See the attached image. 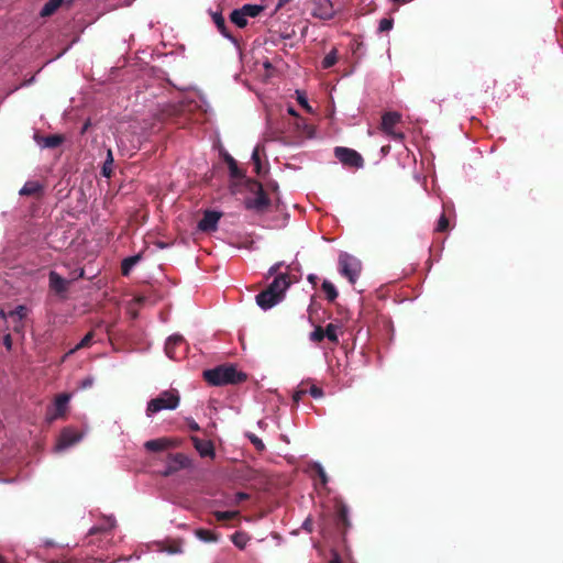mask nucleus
<instances>
[{"instance_id":"nucleus-1","label":"nucleus","mask_w":563,"mask_h":563,"mask_svg":"<svg viewBox=\"0 0 563 563\" xmlns=\"http://www.w3.org/2000/svg\"><path fill=\"white\" fill-rule=\"evenodd\" d=\"M202 376L211 386L236 385L247 379V375L239 371L233 364H223L206 369Z\"/></svg>"},{"instance_id":"nucleus-2","label":"nucleus","mask_w":563,"mask_h":563,"mask_svg":"<svg viewBox=\"0 0 563 563\" xmlns=\"http://www.w3.org/2000/svg\"><path fill=\"white\" fill-rule=\"evenodd\" d=\"M246 187L250 192L255 194V197L246 198L244 200L245 208L249 210H254L257 213L266 212L271 206V199L264 190L263 185L257 180L247 179Z\"/></svg>"},{"instance_id":"nucleus-3","label":"nucleus","mask_w":563,"mask_h":563,"mask_svg":"<svg viewBox=\"0 0 563 563\" xmlns=\"http://www.w3.org/2000/svg\"><path fill=\"white\" fill-rule=\"evenodd\" d=\"M180 402L179 394L176 389L162 391L156 398L147 402L146 415L148 417L162 410H174Z\"/></svg>"},{"instance_id":"nucleus-4","label":"nucleus","mask_w":563,"mask_h":563,"mask_svg":"<svg viewBox=\"0 0 563 563\" xmlns=\"http://www.w3.org/2000/svg\"><path fill=\"white\" fill-rule=\"evenodd\" d=\"M362 264L361 262L347 254L341 253L339 255V271L340 274L349 279L351 284H354L361 273Z\"/></svg>"},{"instance_id":"nucleus-5","label":"nucleus","mask_w":563,"mask_h":563,"mask_svg":"<svg viewBox=\"0 0 563 563\" xmlns=\"http://www.w3.org/2000/svg\"><path fill=\"white\" fill-rule=\"evenodd\" d=\"M191 467V460L184 453H169L166 457V467L162 471L165 477L172 476L175 473Z\"/></svg>"},{"instance_id":"nucleus-6","label":"nucleus","mask_w":563,"mask_h":563,"mask_svg":"<svg viewBox=\"0 0 563 563\" xmlns=\"http://www.w3.org/2000/svg\"><path fill=\"white\" fill-rule=\"evenodd\" d=\"M401 115L398 112H386L382 117V130L395 141H402L405 135L402 132L395 131V126L400 122Z\"/></svg>"},{"instance_id":"nucleus-7","label":"nucleus","mask_w":563,"mask_h":563,"mask_svg":"<svg viewBox=\"0 0 563 563\" xmlns=\"http://www.w3.org/2000/svg\"><path fill=\"white\" fill-rule=\"evenodd\" d=\"M335 157L344 165L350 167H362L364 159L360 153L349 147H335Z\"/></svg>"},{"instance_id":"nucleus-8","label":"nucleus","mask_w":563,"mask_h":563,"mask_svg":"<svg viewBox=\"0 0 563 563\" xmlns=\"http://www.w3.org/2000/svg\"><path fill=\"white\" fill-rule=\"evenodd\" d=\"M222 213L216 210H206L203 212L202 219L198 222V230L201 232H214L218 229L219 220L221 219Z\"/></svg>"},{"instance_id":"nucleus-9","label":"nucleus","mask_w":563,"mask_h":563,"mask_svg":"<svg viewBox=\"0 0 563 563\" xmlns=\"http://www.w3.org/2000/svg\"><path fill=\"white\" fill-rule=\"evenodd\" d=\"M312 16L320 20H331L334 16L333 4L330 0H313Z\"/></svg>"},{"instance_id":"nucleus-10","label":"nucleus","mask_w":563,"mask_h":563,"mask_svg":"<svg viewBox=\"0 0 563 563\" xmlns=\"http://www.w3.org/2000/svg\"><path fill=\"white\" fill-rule=\"evenodd\" d=\"M291 283L292 280L287 273H280L275 276L274 280L268 285L267 289L283 299L285 291L289 288Z\"/></svg>"},{"instance_id":"nucleus-11","label":"nucleus","mask_w":563,"mask_h":563,"mask_svg":"<svg viewBox=\"0 0 563 563\" xmlns=\"http://www.w3.org/2000/svg\"><path fill=\"white\" fill-rule=\"evenodd\" d=\"M49 288L57 295L63 296L67 292L69 280L62 277L55 271H52L48 275Z\"/></svg>"},{"instance_id":"nucleus-12","label":"nucleus","mask_w":563,"mask_h":563,"mask_svg":"<svg viewBox=\"0 0 563 563\" xmlns=\"http://www.w3.org/2000/svg\"><path fill=\"white\" fill-rule=\"evenodd\" d=\"M35 142L45 148H56L60 146L65 142V136L63 134H51V135H40L38 133L34 134Z\"/></svg>"},{"instance_id":"nucleus-13","label":"nucleus","mask_w":563,"mask_h":563,"mask_svg":"<svg viewBox=\"0 0 563 563\" xmlns=\"http://www.w3.org/2000/svg\"><path fill=\"white\" fill-rule=\"evenodd\" d=\"M190 440L201 457H214V445L210 440H201L198 437H190Z\"/></svg>"},{"instance_id":"nucleus-14","label":"nucleus","mask_w":563,"mask_h":563,"mask_svg":"<svg viewBox=\"0 0 563 563\" xmlns=\"http://www.w3.org/2000/svg\"><path fill=\"white\" fill-rule=\"evenodd\" d=\"M282 299L267 288L256 295V303L264 310L274 307Z\"/></svg>"},{"instance_id":"nucleus-15","label":"nucleus","mask_w":563,"mask_h":563,"mask_svg":"<svg viewBox=\"0 0 563 563\" xmlns=\"http://www.w3.org/2000/svg\"><path fill=\"white\" fill-rule=\"evenodd\" d=\"M70 396L68 394H59L55 398L54 407L55 412L48 417L49 420L57 419L63 417L67 410V405L69 402Z\"/></svg>"},{"instance_id":"nucleus-16","label":"nucleus","mask_w":563,"mask_h":563,"mask_svg":"<svg viewBox=\"0 0 563 563\" xmlns=\"http://www.w3.org/2000/svg\"><path fill=\"white\" fill-rule=\"evenodd\" d=\"M174 445V441L167 438H159L146 441L144 446L150 452H161Z\"/></svg>"},{"instance_id":"nucleus-17","label":"nucleus","mask_w":563,"mask_h":563,"mask_svg":"<svg viewBox=\"0 0 563 563\" xmlns=\"http://www.w3.org/2000/svg\"><path fill=\"white\" fill-rule=\"evenodd\" d=\"M335 523L338 529L345 533V531L351 527V522L349 519V510L345 505H340L336 511Z\"/></svg>"},{"instance_id":"nucleus-18","label":"nucleus","mask_w":563,"mask_h":563,"mask_svg":"<svg viewBox=\"0 0 563 563\" xmlns=\"http://www.w3.org/2000/svg\"><path fill=\"white\" fill-rule=\"evenodd\" d=\"M81 439V435L70 429L63 430L59 441H58V448L65 449L68 448L75 443H77Z\"/></svg>"},{"instance_id":"nucleus-19","label":"nucleus","mask_w":563,"mask_h":563,"mask_svg":"<svg viewBox=\"0 0 563 563\" xmlns=\"http://www.w3.org/2000/svg\"><path fill=\"white\" fill-rule=\"evenodd\" d=\"M159 551L166 552L168 554H179L183 552V540L180 539H173V540H166L162 543H159Z\"/></svg>"},{"instance_id":"nucleus-20","label":"nucleus","mask_w":563,"mask_h":563,"mask_svg":"<svg viewBox=\"0 0 563 563\" xmlns=\"http://www.w3.org/2000/svg\"><path fill=\"white\" fill-rule=\"evenodd\" d=\"M224 162L228 165L230 176L234 179L245 178L244 172L238 166L236 161L228 153L224 154Z\"/></svg>"},{"instance_id":"nucleus-21","label":"nucleus","mask_w":563,"mask_h":563,"mask_svg":"<svg viewBox=\"0 0 563 563\" xmlns=\"http://www.w3.org/2000/svg\"><path fill=\"white\" fill-rule=\"evenodd\" d=\"M212 16V21L214 22V24L217 25V29L218 31L227 38L229 40H233V36L231 35V33L229 32L228 27H227V24H225V20L222 15L221 12H213L211 14Z\"/></svg>"},{"instance_id":"nucleus-22","label":"nucleus","mask_w":563,"mask_h":563,"mask_svg":"<svg viewBox=\"0 0 563 563\" xmlns=\"http://www.w3.org/2000/svg\"><path fill=\"white\" fill-rule=\"evenodd\" d=\"M43 192V186L38 181H26L20 190L21 196H40Z\"/></svg>"},{"instance_id":"nucleus-23","label":"nucleus","mask_w":563,"mask_h":563,"mask_svg":"<svg viewBox=\"0 0 563 563\" xmlns=\"http://www.w3.org/2000/svg\"><path fill=\"white\" fill-rule=\"evenodd\" d=\"M181 343H184V339L181 335L169 336L165 343V352L167 356L170 358H175V347Z\"/></svg>"},{"instance_id":"nucleus-24","label":"nucleus","mask_w":563,"mask_h":563,"mask_svg":"<svg viewBox=\"0 0 563 563\" xmlns=\"http://www.w3.org/2000/svg\"><path fill=\"white\" fill-rule=\"evenodd\" d=\"M141 254L125 257L121 263V273L123 276H129L132 268L141 261Z\"/></svg>"},{"instance_id":"nucleus-25","label":"nucleus","mask_w":563,"mask_h":563,"mask_svg":"<svg viewBox=\"0 0 563 563\" xmlns=\"http://www.w3.org/2000/svg\"><path fill=\"white\" fill-rule=\"evenodd\" d=\"M195 536L203 542H218L219 541V534H217L212 530H208V529H202V528L196 529Z\"/></svg>"},{"instance_id":"nucleus-26","label":"nucleus","mask_w":563,"mask_h":563,"mask_svg":"<svg viewBox=\"0 0 563 563\" xmlns=\"http://www.w3.org/2000/svg\"><path fill=\"white\" fill-rule=\"evenodd\" d=\"M65 0H48L41 10V16H51Z\"/></svg>"},{"instance_id":"nucleus-27","label":"nucleus","mask_w":563,"mask_h":563,"mask_svg":"<svg viewBox=\"0 0 563 563\" xmlns=\"http://www.w3.org/2000/svg\"><path fill=\"white\" fill-rule=\"evenodd\" d=\"M321 288L324 291L325 297L330 302H333L338 298V295H339L338 290L331 282L323 280Z\"/></svg>"},{"instance_id":"nucleus-28","label":"nucleus","mask_w":563,"mask_h":563,"mask_svg":"<svg viewBox=\"0 0 563 563\" xmlns=\"http://www.w3.org/2000/svg\"><path fill=\"white\" fill-rule=\"evenodd\" d=\"M264 10L263 5L258 4H244L240 11H242V14L251 18L257 16L262 11Z\"/></svg>"},{"instance_id":"nucleus-29","label":"nucleus","mask_w":563,"mask_h":563,"mask_svg":"<svg viewBox=\"0 0 563 563\" xmlns=\"http://www.w3.org/2000/svg\"><path fill=\"white\" fill-rule=\"evenodd\" d=\"M27 308L25 306H18L14 310L9 312V319L12 322H20L26 317Z\"/></svg>"},{"instance_id":"nucleus-30","label":"nucleus","mask_w":563,"mask_h":563,"mask_svg":"<svg viewBox=\"0 0 563 563\" xmlns=\"http://www.w3.org/2000/svg\"><path fill=\"white\" fill-rule=\"evenodd\" d=\"M231 540L235 547L244 549L250 538L245 532L236 531L232 534Z\"/></svg>"},{"instance_id":"nucleus-31","label":"nucleus","mask_w":563,"mask_h":563,"mask_svg":"<svg viewBox=\"0 0 563 563\" xmlns=\"http://www.w3.org/2000/svg\"><path fill=\"white\" fill-rule=\"evenodd\" d=\"M93 336H95L93 331H89V332H88V333H87V334H86V335L80 340V342H79V343H77V344L75 345V347H73V349L68 352V354H73V353H75V352H76V351H78V350H81V349H85V347L90 346V345H91V342H92Z\"/></svg>"},{"instance_id":"nucleus-32","label":"nucleus","mask_w":563,"mask_h":563,"mask_svg":"<svg viewBox=\"0 0 563 563\" xmlns=\"http://www.w3.org/2000/svg\"><path fill=\"white\" fill-rule=\"evenodd\" d=\"M308 394V382H301L292 394V401L297 406L299 401Z\"/></svg>"},{"instance_id":"nucleus-33","label":"nucleus","mask_w":563,"mask_h":563,"mask_svg":"<svg viewBox=\"0 0 563 563\" xmlns=\"http://www.w3.org/2000/svg\"><path fill=\"white\" fill-rule=\"evenodd\" d=\"M230 20L239 27H245L247 24V20L240 9H235L231 12Z\"/></svg>"},{"instance_id":"nucleus-34","label":"nucleus","mask_w":563,"mask_h":563,"mask_svg":"<svg viewBox=\"0 0 563 563\" xmlns=\"http://www.w3.org/2000/svg\"><path fill=\"white\" fill-rule=\"evenodd\" d=\"M112 165H113L112 151L108 150V152H107V159L103 163L102 170H101L102 176H104L107 178L111 177V175H112Z\"/></svg>"},{"instance_id":"nucleus-35","label":"nucleus","mask_w":563,"mask_h":563,"mask_svg":"<svg viewBox=\"0 0 563 563\" xmlns=\"http://www.w3.org/2000/svg\"><path fill=\"white\" fill-rule=\"evenodd\" d=\"M336 330H338V327L333 323H329L325 329H324V334H325V338L334 343V344H338L339 343V338H338V334H336Z\"/></svg>"},{"instance_id":"nucleus-36","label":"nucleus","mask_w":563,"mask_h":563,"mask_svg":"<svg viewBox=\"0 0 563 563\" xmlns=\"http://www.w3.org/2000/svg\"><path fill=\"white\" fill-rule=\"evenodd\" d=\"M338 60L336 51L332 49L329 54L324 56L322 59V68L328 69L335 65Z\"/></svg>"},{"instance_id":"nucleus-37","label":"nucleus","mask_w":563,"mask_h":563,"mask_svg":"<svg viewBox=\"0 0 563 563\" xmlns=\"http://www.w3.org/2000/svg\"><path fill=\"white\" fill-rule=\"evenodd\" d=\"M239 516V511H216L214 517L218 521H227Z\"/></svg>"},{"instance_id":"nucleus-38","label":"nucleus","mask_w":563,"mask_h":563,"mask_svg":"<svg viewBox=\"0 0 563 563\" xmlns=\"http://www.w3.org/2000/svg\"><path fill=\"white\" fill-rule=\"evenodd\" d=\"M324 338V329L321 325H317L314 330L310 333V340L316 343L323 341Z\"/></svg>"},{"instance_id":"nucleus-39","label":"nucleus","mask_w":563,"mask_h":563,"mask_svg":"<svg viewBox=\"0 0 563 563\" xmlns=\"http://www.w3.org/2000/svg\"><path fill=\"white\" fill-rule=\"evenodd\" d=\"M312 470H313V471L316 472V474L319 476L321 484H322V485H327V483H328V481H329V479H328V475H327V473H325L324 468L322 467V465H321V464H319V463H314V464L312 465Z\"/></svg>"},{"instance_id":"nucleus-40","label":"nucleus","mask_w":563,"mask_h":563,"mask_svg":"<svg viewBox=\"0 0 563 563\" xmlns=\"http://www.w3.org/2000/svg\"><path fill=\"white\" fill-rule=\"evenodd\" d=\"M450 223L449 219L444 213L441 214V217L438 220L435 232H446L449 230Z\"/></svg>"},{"instance_id":"nucleus-41","label":"nucleus","mask_w":563,"mask_h":563,"mask_svg":"<svg viewBox=\"0 0 563 563\" xmlns=\"http://www.w3.org/2000/svg\"><path fill=\"white\" fill-rule=\"evenodd\" d=\"M252 161L254 164V169L256 174H261L262 165H261V157H260V150L258 147H255L252 153Z\"/></svg>"},{"instance_id":"nucleus-42","label":"nucleus","mask_w":563,"mask_h":563,"mask_svg":"<svg viewBox=\"0 0 563 563\" xmlns=\"http://www.w3.org/2000/svg\"><path fill=\"white\" fill-rule=\"evenodd\" d=\"M394 20L384 18L379 21L378 31L379 32H387L393 29Z\"/></svg>"},{"instance_id":"nucleus-43","label":"nucleus","mask_w":563,"mask_h":563,"mask_svg":"<svg viewBox=\"0 0 563 563\" xmlns=\"http://www.w3.org/2000/svg\"><path fill=\"white\" fill-rule=\"evenodd\" d=\"M308 394H310L311 397H313V398H321L324 395L322 388H320L313 384H311V385L308 384Z\"/></svg>"},{"instance_id":"nucleus-44","label":"nucleus","mask_w":563,"mask_h":563,"mask_svg":"<svg viewBox=\"0 0 563 563\" xmlns=\"http://www.w3.org/2000/svg\"><path fill=\"white\" fill-rule=\"evenodd\" d=\"M249 438H250L251 442L254 444V446L256 448L257 451L265 450V444L255 434H250Z\"/></svg>"},{"instance_id":"nucleus-45","label":"nucleus","mask_w":563,"mask_h":563,"mask_svg":"<svg viewBox=\"0 0 563 563\" xmlns=\"http://www.w3.org/2000/svg\"><path fill=\"white\" fill-rule=\"evenodd\" d=\"M85 277V269L84 268H77L75 271H73L70 273V276H69V283L74 282V280H77L79 278H84Z\"/></svg>"},{"instance_id":"nucleus-46","label":"nucleus","mask_w":563,"mask_h":563,"mask_svg":"<svg viewBox=\"0 0 563 563\" xmlns=\"http://www.w3.org/2000/svg\"><path fill=\"white\" fill-rule=\"evenodd\" d=\"M296 92H297V101L299 102V104H301L306 110H308L310 112L311 108L308 104L306 96L300 91H296Z\"/></svg>"},{"instance_id":"nucleus-47","label":"nucleus","mask_w":563,"mask_h":563,"mask_svg":"<svg viewBox=\"0 0 563 563\" xmlns=\"http://www.w3.org/2000/svg\"><path fill=\"white\" fill-rule=\"evenodd\" d=\"M283 265H284V262H278V263L274 264L273 266H271L268 269V276L278 275V272Z\"/></svg>"},{"instance_id":"nucleus-48","label":"nucleus","mask_w":563,"mask_h":563,"mask_svg":"<svg viewBox=\"0 0 563 563\" xmlns=\"http://www.w3.org/2000/svg\"><path fill=\"white\" fill-rule=\"evenodd\" d=\"M249 495L246 493H243V492H239L235 494V503L236 504H240L246 499H249Z\"/></svg>"},{"instance_id":"nucleus-49","label":"nucleus","mask_w":563,"mask_h":563,"mask_svg":"<svg viewBox=\"0 0 563 563\" xmlns=\"http://www.w3.org/2000/svg\"><path fill=\"white\" fill-rule=\"evenodd\" d=\"M188 427L191 431H199L200 427L194 419H187Z\"/></svg>"},{"instance_id":"nucleus-50","label":"nucleus","mask_w":563,"mask_h":563,"mask_svg":"<svg viewBox=\"0 0 563 563\" xmlns=\"http://www.w3.org/2000/svg\"><path fill=\"white\" fill-rule=\"evenodd\" d=\"M3 344L5 345V347H7L8 350H11V347H12V338H11V335H10V334H5V335L3 336Z\"/></svg>"},{"instance_id":"nucleus-51","label":"nucleus","mask_w":563,"mask_h":563,"mask_svg":"<svg viewBox=\"0 0 563 563\" xmlns=\"http://www.w3.org/2000/svg\"><path fill=\"white\" fill-rule=\"evenodd\" d=\"M307 279L310 284H312L313 287H316L318 280H319V277L314 274H310V275H308Z\"/></svg>"},{"instance_id":"nucleus-52","label":"nucleus","mask_w":563,"mask_h":563,"mask_svg":"<svg viewBox=\"0 0 563 563\" xmlns=\"http://www.w3.org/2000/svg\"><path fill=\"white\" fill-rule=\"evenodd\" d=\"M23 328H24L23 321L13 322V331L14 332H22Z\"/></svg>"},{"instance_id":"nucleus-53","label":"nucleus","mask_w":563,"mask_h":563,"mask_svg":"<svg viewBox=\"0 0 563 563\" xmlns=\"http://www.w3.org/2000/svg\"><path fill=\"white\" fill-rule=\"evenodd\" d=\"M88 128H89V122H86V123L84 124V126L81 128L80 133H81V134L86 133V131L88 130Z\"/></svg>"},{"instance_id":"nucleus-54","label":"nucleus","mask_w":563,"mask_h":563,"mask_svg":"<svg viewBox=\"0 0 563 563\" xmlns=\"http://www.w3.org/2000/svg\"><path fill=\"white\" fill-rule=\"evenodd\" d=\"M329 563H342L339 555H335Z\"/></svg>"},{"instance_id":"nucleus-55","label":"nucleus","mask_w":563,"mask_h":563,"mask_svg":"<svg viewBox=\"0 0 563 563\" xmlns=\"http://www.w3.org/2000/svg\"><path fill=\"white\" fill-rule=\"evenodd\" d=\"M101 529L100 528H97V527H93L90 529L89 533L90 534H96L97 532H99Z\"/></svg>"},{"instance_id":"nucleus-56","label":"nucleus","mask_w":563,"mask_h":563,"mask_svg":"<svg viewBox=\"0 0 563 563\" xmlns=\"http://www.w3.org/2000/svg\"><path fill=\"white\" fill-rule=\"evenodd\" d=\"M288 113L291 114V115H297L295 109L291 108V107L288 108Z\"/></svg>"},{"instance_id":"nucleus-57","label":"nucleus","mask_w":563,"mask_h":563,"mask_svg":"<svg viewBox=\"0 0 563 563\" xmlns=\"http://www.w3.org/2000/svg\"><path fill=\"white\" fill-rule=\"evenodd\" d=\"M91 379H87L82 383V385L86 387V386H90L91 385Z\"/></svg>"},{"instance_id":"nucleus-58","label":"nucleus","mask_w":563,"mask_h":563,"mask_svg":"<svg viewBox=\"0 0 563 563\" xmlns=\"http://www.w3.org/2000/svg\"><path fill=\"white\" fill-rule=\"evenodd\" d=\"M0 563H8L2 556H0Z\"/></svg>"}]
</instances>
